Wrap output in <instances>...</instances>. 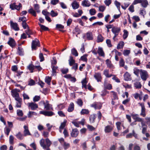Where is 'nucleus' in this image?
I'll list each match as a JSON object with an SVG mask.
<instances>
[{"label":"nucleus","instance_id":"09e8293b","mask_svg":"<svg viewBox=\"0 0 150 150\" xmlns=\"http://www.w3.org/2000/svg\"><path fill=\"white\" fill-rule=\"evenodd\" d=\"M40 7L39 5L38 4H35L34 5L35 10L37 12L39 13L40 11L39 10Z\"/></svg>","mask_w":150,"mask_h":150},{"label":"nucleus","instance_id":"774afa93","mask_svg":"<svg viewBox=\"0 0 150 150\" xmlns=\"http://www.w3.org/2000/svg\"><path fill=\"white\" fill-rule=\"evenodd\" d=\"M105 4L107 6H109L111 3V0H105L104 1Z\"/></svg>","mask_w":150,"mask_h":150},{"label":"nucleus","instance_id":"1a4fd4ad","mask_svg":"<svg viewBox=\"0 0 150 150\" xmlns=\"http://www.w3.org/2000/svg\"><path fill=\"white\" fill-rule=\"evenodd\" d=\"M79 132L76 128L73 129L71 133V136L73 137H76L78 135Z\"/></svg>","mask_w":150,"mask_h":150},{"label":"nucleus","instance_id":"20e7f679","mask_svg":"<svg viewBox=\"0 0 150 150\" xmlns=\"http://www.w3.org/2000/svg\"><path fill=\"white\" fill-rule=\"evenodd\" d=\"M11 92L12 93V95L13 97L15 98L16 100L20 102L21 98L19 97V93L16 91L13 90L11 91Z\"/></svg>","mask_w":150,"mask_h":150},{"label":"nucleus","instance_id":"4468645a","mask_svg":"<svg viewBox=\"0 0 150 150\" xmlns=\"http://www.w3.org/2000/svg\"><path fill=\"white\" fill-rule=\"evenodd\" d=\"M97 53L99 56L103 57H105V53L102 47H98Z\"/></svg>","mask_w":150,"mask_h":150},{"label":"nucleus","instance_id":"ea45409f","mask_svg":"<svg viewBox=\"0 0 150 150\" xmlns=\"http://www.w3.org/2000/svg\"><path fill=\"white\" fill-rule=\"evenodd\" d=\"M96 116L95 115L93 114L91 115L90 117V121L91 122L93 123L94 122V120L96 119Z\"/></svg>","mask_w":150,"mask_h":150},{"label":"nucleus","instance_id":"680f3d73","mask_svg":"<svg viewBox=\"0 0 150 150\" xmlns=\"http://www.w3.org/2000/svg\"><path fill=\"white\" fill-rule=\"evenodd\" d=\"M105 9V7L104 6H100L99 7V11L101 12L104 11Z\"/></svg>","mask_w":150,"mask_h":150},{"label":"nucleus","instance_id":"aec40b11","mask_svg":"<svg viewBox=\"0 0 150 150\" xmlns=\"http://www.w3.org/2000/svg\"><path fill=\"white\" fill-rule=\"evenodd\" d=\"M45 139L43 138L40 141V144L41 146L43 149L46 148V146L44 143Z\"/></svg>","mask_w":150,"mask_h":150},{"label":"nucleus","instance_id":"a211bd4d","mask_svg":"<svg viewBox=\"0 0 150 150\" xmlns=\"http://www.w3.org/2000/svg\"><path fill=\"white\" fill-rule=\"evenodd\" d=\"M74 103L72 102H71L67 109V111L69 112H71L74 110Z\"/></svg>","mask_w":150,"mask_h":150},{"label":"nucleus","instance_id":"4be33fe9","mask_svg":"<svg viewBox=\"0 0 150 150\" xmlns=\"http://www.w3.org/2000/svg\"><path fill=\"white\" fill-rule=\"evenodd\" d=\"M104 87L105 88L108 90H110L112 88V86L111 84L107 83L106 82H104Z\"/></svg>","mask_w":150,"mask_h":150},{"label":"nucleus","instance_id":"3c124183","mask_svg":"<svg viewBox=\"0 0 150 150\" xmlns=\"http://www.w3.org/2000/svg\"><path fill=\"white\" fill-rule=\"evenodd\" d=\"M22 25L23 28L24 29H25L26 28H27L28 29L29 28V27L28 25L27 24L26 22H22Z\"/></svg>","mask_w":150,"mask_h":150},{"label":"nucleus","instance_id":"c03bdc74","mask_svg":"<svg viewBox=\"0 0 150 150\" xmlns=\"http://www.w3.org/2000/svg\"><path fill=\"white\" fill-rule=\"evenodd\" d=\"M45 142H46V146L49 147L52 144V142L48 138H46L45 139Z\"/></svg>","mask_w":150,"mask_h":150},{"label":"nucleus","instance_id":"5701e85b","mask_svg":"<svg viewBox=\"0 0 150 150\" xmlns=\"http://www.w3.org/2000/svg\"><path fill=\"white\" fill-rule=\"evenodd\" d=\"M141 5L144 8H146L148 5V3L147 0H142L141 2Z\"/></svg>","mask_w":150,"mask_h":150},{"label":"nucleus","instance_id":"7c9ffc66","mask_svg":"<svg viewBox=\"0 0 150 150\" xmlns=\"http://www.w3.org/2000/svg\"><path fill=\"white\" fill-rule=\"evenodd\" d=\"M134 85L136 88H140L142 87V85L139 82H136L134 83Z\"/></svg>","mask_w":150,"mask_h":150},{"label":"nucleus","instance_id":"b1692460","mask_svg":"<svg viewBox=\"0 0 150 150\" xmlns=\"http://www.w3.org/2000/svg\"><path fill=\"white\" fill-rule=\"evenodd\" d=\"M112 130V127L109 125L106 126L105 128V131L106 133L110 132Z\"/></svg>","mask_w":150,"mask_h":150},{"label":"nucleus","instance_id":"9d476101","mask_svg":"<svg viewBox=\"0 0 150 150\" xmlns=\"http://www.w3.org/2000/svg\"><path fill=\"white\" fill-rule=\"evenodd\" d=\"M23 128L24 129L23 131L24 136H26L27 135H30L31 134L28 130V127L26 125H24Z\"/></svg>","mask_w":150,"mask_h":150},{"label":"nucleus","instance_id":"49530a36","mask_svg":"<svg viewBox=\"0 0 150 150\" xmlns=\"http://www.w3.org/2000/svg\"><path fill=\"white\" fill-rule=\"evenodd\" d=\"M66 122V120H64V122L61 123V125L59 127V129H63L65 127Z\"/></svg>","mask_w":150,"mask_h":150},{"label":"nucleus","instance_id":"c85d7f7f","mask_svg":"<svg viewBox=\"0 0 150 150\" xmlns=\"http://www.w3.org/2000/svg\"><path fill=\"white\" fill-rule=\"evenodd\" d=\"M42 102L44 105L45 108L46 110H49L50 109V105L49 104H46L45 101H42Z\"/></svg>","mask_w":150,"mask_h":150},{"label":"nucleus","instance_id":"a878e982","mask_svg":"<svg viewBox=\"0 0 150 150\" xmlns=\"http://www.w3.org/2000/svg\"><path fill=\"white\" fill-rule=\"evenodd\" d=\"M18 53L19 55H23L24 54V52L23 49L21 47H18Z\"/></svg>","mask_w":150,"mask_h":150},{"label":"nucleus","instance_id":"de8ad7c7","mask_svg":"<svg viewBox=\"0 0 150 150\" xmlns=\"http://www.w3.org/2000/svg\"><path fill=\"white\" fill-rule=\"evenodd\" d=\"M63 147L65 149H66L70 147V144L68 143L64 142L63 144Z\"/></svg>","mask_w":150,"mask_h":150},{"label":"nucleus","instance_id":"473e14b6","mask_svg":"<svg viewBox=\"0 0 150 150\" xmlns=\"http://www.w3.org/2000/svg\"><path fill=\"white\" fill-rule=\"evenodd\" d=\"M57 67L56 66H54L52 65V75L54 76L56 74V70L57 69Z\"/></svg>","mask_w":150,"mask_h":150},{"label":"nucleus","instance_id":"39448f33","mask_svg":"<svg viewBox=\"0 0 150 150\" xmlns=\"http://www.w3.org/2000/svg\"><path fill=\"white\" fill-rule=\"evenodd\" d=\"M91 106L95 109H100L101 108L102 104L99 103L95 102L91 105Z\"/></svg>","mask_w":150,"mask_h":150},{"label":"nucleus","instance_id":"ddd939ff","mask_svg":"<svg viewBox=\"0 0 150 150\" xmlns=\"http://www.w3.org/2000/svg\"><path fill=\"white\" fill-rule=\"evenodd\" d=\"M71 5L72 8L74 9H76L78 8L79 6V5L78 3L76 1H74L71 4Z\"/></svg>","mask_w":150,"mask_h":150},{"label":"nucleus","instance_id":"e2e57ef3","mask_svg":"<svg viewBox=\"0 0 150 150\" xmlns=\"http://www.w3.org/2000/svg\"><path fill=\"white\" fill-rule=\"evenodd\" d=\"M106 63L108 67H111L112 66V64H111V62L109 60V59H107L106 60Z\"/></svg>","mask_w":150,"mask_h":150},{"label":"nucleus","instance_id":"bf43d9fd","mask_svg":"<svg viewBox=\"0 0 150 150\" xmlns=\"http://www.w3.org/2000/svg\"><path fill=\"white\" fill-rule=\"evenodd\" d=\"M77 104L80 106L81 107L83 105V102L81 99H78L76 102Z\"/></svg>","mask_w":150,"mask_h":150},{"label":"nucleus","instance_id":"f8f14e48","mask_svg":"<svg viewBox=\"0 0 150 150\" xmlns=\"http://www.w3.org/2000/svg\"><path fill=\"white\" fill-rule=\"evenodd\" d=\"M94 77L98 82L101 81L102 78L100 73H95L94 75Z\"/></svg>","mask_w":150,"mask_h":150},{"label":"nucleus","instance_id":"f3484780","mask_svg":"<svg viewBox=\"0 0 150 150\" xmlns=\"http://www.w3.org/2000/svg\"><path fill=\"white\" fill-rule=\"evenodd\" d=\"M81 4L83 6L85 7H89L91 5L90 2L87 0H84L82 1Z\"/></svg>","mask_w":150,"mask_h":150},{"label":"nucleus","instance_id":"58836bf2","mask_svg":"<svg viewBox=\"0 0 150 150\" xmlns=\"http://www.w3.org/2000/svg\"><path fill=\"white\" fill-rule=\"evenodd\" d=\"M51 80V78L49 76H46L45 79V81L49 85L50 84Z\"/></svg>","mask_w":150,"mask_h":150},{"label":"nucleus","instance_id":"0eeeda50","mask_svg":"<svg viewBox=\"0 0 150 150\" xmlns=\"http://www.w3.org/2000/svg\"><path fill=\"white\" fill-rule=\"evenodd\" d=\"M40 114L48 116H51L54 115V112L52 111H40Z\"/></svg>","mask_w":150,"mask_h":150},{"label":"nucleus","instance_id":"79ce46f5","mask_svg":"<svg viewBox=\"0 0 150 150\" xmlns=\"http://www.w3.org/2000/svg\"><path fill=\"white\" fill-rule=\"evenodd\" d=\"M89 112V110L86 109H82L81 111V115L88 114Z\"/></svg>","mask_w":150,"mask_h":150},{"label":"nucleus","instance_id":"37998d69","mask_svg":"<svg viewBox=\"0 0 150 150\" xmlns=\"http://www.w3.org/2000/svg\"><path fill=\"white\" fill-rule=\"evenodd\" d=\"M37 115V114L35 112L30 111H29L28 114V116L29 118L31 117L33 115Z\"/></svg>","mask_w":150,"mask_h":150},{"label":"nucleus","instance_id":"2f4dec72","mask_svg":"<svg viewBox=\"0 0 150 150\" xmlns=\"http://www.w3.org/2000/svg\"><path fill=\"white\" fill-rule=\"evenodd\" d=\"M69 65L71 66H72L73 64L75 63V61L73 59V57L72 56L70 57L69 59Z\"/></svg>","mask_w":150,"mask_h":150},{"label":"nucleus","instance_id":"e433bc0d","mask_svg":"<svg viewBox=\"0 0 150 150\" xmlns=\"http://www.w3.org/2000/svg\"><path fill=\"white\" fill-rule=\"evenodd\" d=\"M125 43L123 41L120 42L118 44L117 48L118 49H120L122 48L124 45Z\"/></svg>","mask_w":150,"mask_h":150},{"label":"nucleus","instance_id":"8fccbe9b","mask_svg":"<svg viewBox=\"0 0 150 150\" xmlns=\"http://www.w3.org/2000/svg\"><path fill=\"white\" fill-rule=\"evenodd\" d=\"M39 25L40 26L42 30L44 31H46L49 30L48 28L46 27L45 26L40 24H39Z\"/></svg>","mask_w":150,"mask_h":150},{"label":"nucleus","instance_id":"864d4df0","mask_svg":"<svg viewBox=\"0 0 150 150\" xmlns=\"http://www.w3.org/2000/svg\"><path fill=\"white\" fill-rule=\"evenodd\" d=\"M14 138L11 135L9 137V142L10 144H13V140Z\"/></svg>","mask_w":150,"mask_h":150},{"label":"nucleus","instance_id":"f257e3e1","mask_svg":"<svg viewBox=\"0 0 150 150\" xmlns=\"http://www.w3.org/2000/svg\"><path fill=\"white\" fill-rule=\"evenodd\" d=\"M140 77L143 81H145L148 77V74L147 71L145 70H140Z\"/></svg>","mask_w":150,"mask_h":150},{"label":"nucleus","instance_id":"6e6552de","mask_svg":"<svg viewBox=\"0 0 150 150\" xmlns=\"http://www.w3.org/2000/svg\"><path fill=\"white\" fill-rule=\"evenodd\" d=\"M140 105L141 107V113H140V115L143 117H144L146 115V114L145 113V108L144 104L143 103H141L140 104Z\"/></svg>","mask_w":150,"mask_h":150},{"label":"nucleus","instance_id":"f03ea898","mask_svg":"<svg viewBox=\"0 0 150 150\" xmlns=\"http://www.w3.org/2000/svg\"><path fill=\"white\" fill-rule=\"evenodd\" d=\"M40 42L39 40L37 38H35L34 40H33L32 42L31 46L32 50H36L37 47L40 46Z\"/></svg>","mask_w":150,"mask_h":150},{"label":"nucleus","instance_id":"9b49d317","mask_svg":"<svg viewBox=\"0 0 150 150\" xmlns=\"http://www.w3.org/2000/svg\"><path fill=\"white\" fill-rule=\"evenodd\" d=\"M124 79L125 81H130L132 79L131 75L127 72H126L124 75Z\"/></svg>","mask_w":150,"mask_h":150},{"label":"nucleus","instance_id":"cd10ccee","mask_svg":"<svg viewBox=\"0 0 150 150\" xmlns=\"http://www.w3.org/2000/svg\"><path fill=\"white\" fill-rule=\"evenodd\" d=\"M88 55L86 54L83 56H81L80 58V60L84 62H87V57Z\"/></svg>","mask_w":150,"mask_h":150},{"label":"nucleus","instance_id":"338daca9","mask_svg":"<svg viewBox=\"0 0 150 150\" xmlns=\"http://www.w3.org/2000/svg\"><path fill=\"white\" fill-rule=\"evenodd\" d=\"M35 83V81L31 79L29 81L28 85H29L32 86L34 85Z\"/></svg>","mask_w":150,"mask_h":150},{"label":"nucleus","instance_id":"c9c22d12","mask_svg":"<svg viewBox=\"0 0 150 150\" xmlns=\"http://www.w3.org/2000/svg\"><path fill=\"white\" fill-rule=\"evenodd\" d=\"M28 12L33 15L34 16H36V13L35 11L32 8L30 9L28 11Z\"/></svg>","mask_w":150,"mask_h":150},{"label":"nucleus","instance_id":"bb28decb","mask_svg":"<svg viewBox=\"0 0 150 150\" xmlns=\"http://www.w3.org/2000/svg\"><path fill=\"white\" fill-rule=\"evenodd\" d=\"M17 138L18 139L21 140L23 139V134L20 132H18L16 135Z\"/></svg>","mask_w":150,"mask_h":150},{"label":"nucleus","instance_id":"4c0bfd02","mask_svg":"<svg viewBox=\"0 0 150 150\" xmlns=\"http://www.w3.org/2000/svg\"><path fill=\"white\" fill-rule=\"evenodd\" d=\"M134 73L137 76H139V73H140V70L137 68H135L134 69Z\"/></svg>","mask_w":150,"mask_h":150},{"label":"nucleus","instance_id":"f704fd0d","mask_svg":"<svg viewBox=\"0 0 150 150\" xmlns=\"http://www.w3.org/2000/svg\"><path fill=\"white\" fill-rule=\"evenodd\" d=\"M28 12L33 15L34 16H36V13L35 11L32 8L30 9L28 11Z\"/></svg>","mask_w":150,"mask_h":150},{"label":"nucleus","instance_id":"69168bd1","mask_svg":"<svg viewBox=\"0 0 150 150\" xmlns=\"http://www.w3.org/2000/svg\"><path fill=\"white\" fill-rule=\"evenodd\" d=\"M50 14L52 17L56 16L58 15V13L56 12H55L53 10L51 11Z\"/></svg>","mask_w":150,"mask_h":150},{"label":"nucleus","instance_id":"603ef678","mask_svg":"<svg viewBox=\"0 0 150 150\" xmlns=\"http://www.w3.org/2000/svg\"><path fill=\"white\" fill-rule=\"evenodd\" d=\"M40 98V96H35L33 98V101L34 102L38 101Z\"/></svg>","mask_w":150,"mask_h":150},{"label":"nucleus","instance_id":"5fc2aeb1","mask_svg":"<svg viewBox=\"0 0 150 150\" xmlns=\"http://www.w3.org/2000/svg\"><path fill=\"white\" fill-rule=\"evenodd\" d=\"M121 124V122H117L116 123V125L117 127V129L118 131V132H119L120 130L121 129L120 126Z\"/></svg>","mask_w":150,"mask_h":150},{"label":"nucleus","instance_id":"dca6fc26","mask_svg":"<svg viewBox=\"0 0 150 150\" xmlns=\"http://www.w3.org/2000/svg\"><path fill=\"white\" fill-rule=\"evenodd\" d=\"M120 30V29L119 28L113 27L112 28V31L114 34L118 35Z\"/></svg>","mask_w":150,"mask_h":150},{"label":"nucleus","instance_id":"13d9d810","mask_svg":"<svg viewBox=\"0 0 150 150\" xmlns=\"http://www.w3.org/2000/svg\"><path fill=\"white\" fill-rule=\"evenodd\" d=\"M130 53V50H124L123 54L125 56H128Z\"/></svg>","mask_w":150,"mask_h":150},{"label":"nucleus","instance_id":"0e129e2a","mask_svg":"<svg viewBox=\"0 0 150 150\" xmlns=\"http://www.w3.org/2000/svg\"><path fill=\"white\" fill-rule=\"evenodd\" d=\"M30 146L34 150H35L37 149L36 145L34 142L31 143L30 144Z\"/></svg>","mask_w":150,"mask_h":150},{"label":"nucleus","instance_id":"a18cd8bd","mask_svg":"<svg viewBox=\"0 0 150 150\" xmlns=\"http://www.w3.org/2000/svg\"><path fill=\"white\" fill-rule=\"evenodd\" d=\"M124 34L123 35V38L125 39L127 37L128 35V32L127 30H124L123 31Z\"/></svg>","mask_w":150,"mask_h":150},{"label":"nucleus","instance_id":"c756f323","mask_svg":"<svg viewBox=\"0 0 150 150\" xmlns=\"http://www.w3.org/2000/svg\"><path fill=\"white\" fill-rule=\"evenodd\" d=\"M27 68L30 71V72L33 73V70L35 69V66L32 64H30L27 67Z\"/></svg>","mask_w":150,"mask_h":150},{"label":"nucleus","instance_id":"052dcab7","mask_svg":"<svg viewBox=\"0 0 150 150\" xmlns=\"http://www.w3.org/2000/svg\"><path fill=\"white\" fill-rule=\"evenodd\" d=\"M115 4L117 6V9L119 10L120 8V3L116 0L115 1Z\"/></svg>","mask_w":150,"mask_h":150},{"label":"nucleus","instance_id":"a19ab883","mask_svg":"<svg viewBox=\"0 0 150 150\" xmlns=\"http://www.w3.org/2000/svg\"><path fill=\"white\" fill-rule=\"evenodd\" d=\"M71 52L72 54L75 56H77L78 55V53L76 50L75 48H73L71 50Z\"/></svg>","mask_w":150,"mask_h":150},{"label":"nucleus","instance_id":"72a5a7b5","mask_svg":"<svg viewBox=\"0 0 150 150\" xmlns=\"http://www.w3.org/2000/svg\"><path fill=\"white\" fill-rule=\"evenodd\" d=\"M25 32L28 35V37L29 38L31 37L30 35H32L33 34L32 31L30 29V28H28V29L25 30Z\"/></svg>","mask_w":150,"mask_h":150},{"label":"nucleus","instance_id":"2eb2a0df","mask_svg":"<svg viewBox=\"0 0 150 150\" xmlns=\"http://www.w3.org/2000/svg\"><path fill=\"white\" fill-rule=\"evenodd\" d=\"M8 44L12 47H13L15 46V41L12 38H10L9 41L8 42Z\"/></svg>","mask_w":150,"mask_h":150},{"label":"nucleus","instance_id":"7ed1b4c3","mask_svg":"<svg viewBox=\"0 0 150 150\" xmlns=\"http://www.w3.org/2000/svg\"><path fill=\"white\" fill-rule=\"evenodd\" d=\"M27 105L29 108L32 110H35L38 108V105L34 102L28 103L27 104Z\"/></svg>","mask_w":150,"mask_h":150},{"label":"nucleus","instance_id":"6ab92c4d","mask_svg":"<svg viewBox=\"0 0 150 150\" xmlns=\"http://www.w3.org/2000/svg\"><path fill=\"white\" fill-rule=\"evenodd\" d=\"M86 38L88 40H91L93 39L92 34L91 32H88L86 34Z\"/></svg>","mask_w":150,"mask_h":150},{"label":"nucleus","instance_id":"4d7b16f0","mask_svg":"<svg viewBox=\"0 0 150 150\" xmlns=\"http://www.w3.org/2000/svg\"><path fill=\"white\" fill-rule=\"evenodd\" d=\"M120 66V67H123L124 66L125 62L122 58H121L119 62Z\"/></svg>","mask_w":150,"mask_h":150},{"label":"nucleus","instance_id":"6e6d98bb","mask_svg":"<svg viewBox=\"0 0 150 150\" xmlns=\"http://www.w3.org/2000/svg\"><path fill=\"white\" fill-rule=\"evenodd\" d=\"M17 113L19 116H22L23 115V113L22 110H18L17 111Z\"/></svg>","mask_w":150,"mask_h":150},{"label":"nucleus","instance_id":"412c9836","mask_svg":"<svg viewBox=\"0 0 150 150\" xmlns=\"http://www.w3.org/2000/svg\"><path fill=\"white\" fill-rule=\"evenodd\" d=\"M109 70L108 69H105L103 71V74L107 78H110L112 76V74H109Z\"/></svg>","mask_w":150,"mask_h":150},{"label":"nucleus","instance_id":"393cba45","mask_svg":"<svg viewBox=\"0 0 150 150\" xmlns=\"http://www.w3.org/2000/svg\"><path fill=\"white\" fill-rule=\"evenodd\" d=\"M104 40V38L102 35L99 34L97 37V42H101L103 41Z\"/></svg>","mask_w":150,"mask_h":150},{"label":"nucleus","instance_id":"423d86ee","mask_svg":"<svg viewBox=\"0 0 150 150\" xmlns=\"http://www.w3.org/2000/svg\"><path fill=\"white\" fill-rule=\"evenodd\" d=\"M10 25L11 27L15 30L18 31L19 30V28L18 27V25L16 23H14L12 21H11Z\"/></svg>","mask_w":150,"mask_h":150}]
</instances>
